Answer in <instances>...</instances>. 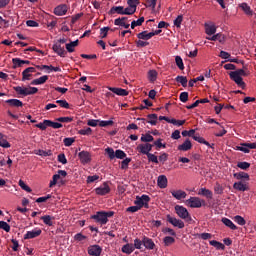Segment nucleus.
<instances>
[{
  "label": "nucleus",
  "mask_w": 256,
  "mask_h": 256,
  "mask_svg": "<svg viewBox=\"0 0 256 256\" xmlns=\"http://www.w3.org/2000/svg\"><path fill=\"white\" fill-rule=\"evenodd\" d=\"M157 185L160 189H167V185H168L167 176L165 175L158 176Z\"/></svg>",
  "instance_id": "nucleus-22"
},
{
  "label": "nucleus",
  "mask_w": 256,
  "mask_h": 256,
  "mask_svg": "<svg viewBox=\"0 0 256 256\" xmlns=\"http://www.w3.org/2000/svg\"><path fill=\"white\" fill-rule=\"evenodd\" d=\"M251 149H256V143H241L240 146H236V151H242V153H251Z\"/></svg>",
  "instance_id": "nucleus-8"
},
{
  "label": "nucleus",
  "mask_w": 256,
  "mask_h": 256,
  "mask_svg": "<svg viewBox=\"0 0 256 256\" xmlns=\"http://www.w3.org/2000/svg\"><path fill=\"white\" fill-rule=\"evenodd\" d=\"M171 195L180 201V199H185V197H187V192L183 190H173L171 191Z\"/></svg>",
  "instance_id": "nucleus-27"
},
{
  "label": "nucleus",
  "mask_w": 256,
  "mask_h": 256,
  "mask_svg": "<svg viewBox=\"0 0 256 256\" xmlns=\"http://www.w3.org/2000/svg\"><path fill=\"white\" fill-rule=\"evenodd\" d=\"M78 157L83 165L91 162V154L87 151H82L78 154Z\"/></svg>",
  "instance_id": "nucleus-20"
},
{
  "label": "nucleus",
  "mask_w": 256,
  "mask_h": 256,
  "mask_svg": "<svg viewBox=\"0 0 256 256\" xmlns=\"http://www.w3.org/2000/svg\"><path fill=\"white\" fill-rule=\"evenodd\" d=\"M43 231L41 228H35L34 230L27 231L24 235V239H35L36 237H39Z\"/></svg>",
  "instance_id": "nucleus-17"
},
{
  "label": "nucleus",
  "mask_w": 256,
  "mask_h": 256,
  "mask_svg": "<svg viewBox=\"0 0 256 256\" xmlns=\"http://www.w3.org/2000/svg\"><path fill=\"white\" fill-rule=\"evenodd\" d=\"M154 145L157 149H167V144L163 143V139L161 138L154 141Z\"/></svg>",
  "instance_id": "nucleus-46"
},
{
  "label": "nucleus",
  "mask_w": 256,
  "mask_h": 256,
  "mask_svg": "<svg viewBox=\"0 0 256 256\" xmlns=\"http://www.w3.org/2000/svg\"><path fill=\"white\" fill-rule=\"evenodd\" d=\"M87 239V236L83 235L82 233H77L74 235V241H77V243H82V241H85Z\"/></svg>",
  "instance_id": "nucleus-54"
},
{
  "label": "nucleus",
  "mask_w": 256,
  "mask_h": 256,
  "mask_svg": "<svg viewBox=\"0 0 256 256\" xmlns=\"http://www.w3.org/2000/svg\"><path fill=\"white\" fill-rule=\"evenodd\" d=\"M186 205L191 209H201V207H205V200L199 197H190L186 200Z\"/></svg>",
  "instance_id": "nucleus-3"
},
{
  "label": "nucleus",
  "mask_w": 256,
  "mask_h": 256,
  "mask_svg": "<svg viewBox=\"0 0 256 256\" xmlns=\"http://www.w3.org/2000/svg\"><path fill=\"white\" fill-rule=\"evenodd\" d=\"M6 103H8V105H10L11 107H23V102L18 99H9L6 100Z\"/></svg>",
  "instance_id": "nucleus-39"
},
{
  "label": "nucleus",
  "mask_w": 256,
  "mask_h": 256,
  "mask_svg": "<svg viewBox=\"0 0 256 256\" xmlns=\"http://www.w3.org/2000/svg\"><path fill=\"white\" fill-rule=\"evenodd\" d=\"M182 136L183 137H198L197 135H195V130L194 129H191V130H189V131H187V130H184V131H182Z\"/></svg>",
  "instance_id": "nucleus-56"
},
{
  "label": "nucleus",
  "mask_w": 256,
  "mask_h": 256,
  "mask_svg": "<svg viewBox=\"0 0 256 256\" xmlns=\"http://www.w3.org/2000/svg\"><path fill=\"white\" fill-rule=\"evenodd\" d=\"M148 78H149L150 81H156L157 80V71L150 70L148 72Z\"/></svg>",
  "instance_id": "nucleus-64"
},
{
  "label": "nucleus",
  "mask_w": 256,
  "mask_h": 256,
  "mask_svg": "<svg viewBox=\"0 0 256 256\" xmlns=\"http://www.w3.org/2000/svg\"><path fill=\"white\" fill-rule=\"evenodd\" d=\"M115 157L116 159H125V157H127V154L123 150H116Z\"/></svg>",
  "instance_id": "nucleus-61"
},
{
  "label": "nucleus",
  "mask_w": 256,
  "mask_h": 256,
  "mask_svg": "<svg viewBox=\"0 0 256 256\" xmlns=\"http://www.w3.org/2000/svg\"><path fill=\"white\" fill-rule=\"evenodd\" d=\"M198 195L206 197V199H213V192L207 188H200L198 190Z\"/></svg>",
  "instance_id": "nucleus-26"
},
{
  "label": "nucleus",
  "mask_w": 256,
  "mask_h": 256,
  "mask_svg": "<svg viewBox=\"0 0 256 256\" xmlns=\"http://www.w3.org/2000/svg\"><path fill=\"white\" fill-rule=\"evenodd\" d=\"M222 223L226 227H229V229H231L232 231H236V229H237V226L229 218H222Z\"/></svg>",
  "instance_id": "nucleus-37"
},
{
  "label": "nucleus",
  "mask_w": 256,
  "mask_h": 256,
  "mask_svg": "<svg viewBox=\"0 0 256 256\" xmlns=\"http://www.w3.org/2000/svg\"><path fill=\"white\" fill-rule=\"evenodd\" d=\"M12 63L14 69H17V67H23V65H29L28 60H21L20 58H13Z\"/></svg>",
  "instance_id": "nucleus-30"
},
{
  "label": "nucleus",
  "mask_w": 256,
  "mask_h": 256,
  "mask_svg": "<svg viewBox=\"0 0 256 256\" xmlns=\"http://www.w3.org/2000/svg\"><path fill=\"white\" fill-rule=\"evenodd\" d=\"M233 221L235 223H237V225H241L243 227V225L247 224V221L245 220V218H243V216L241 215H236L233 217Z\"/></svg>",
  "instance_id": "nucleus-41"
},
{
  "label": "nucleus",
  "mask_w": 256,
  "mask_h": 256,
  "mask_svg": "<svg viewBox=\"0 0 256 256\" xmlns=\"http://www.w3.org/2000/svg\"><path fill=\"white\" fill-rule=\"evenodd\" d=\"M15 91L16 93H18V95H24V97H27V95H35V93H37L39 91V89H37V87H21V86H17L15 87Z\"/></svg>",
  "instance_id": "nucleus-4"
},
{
  "label": "nucleus",
  "mask_w": 256,
  "mask_h": 256,
  "mask_svg": "<svg viewBox=\"0 0 256 256\" xmlns=\"http://www.w3.org/2000/svg\"><path fill=\"white\" fill-rule=\"evenodd\" d=\"M147 159L149 163H155L156 165H158L159 163V158L155 154H152V153L148 154Z\"/></svg>",
  "instance_id": "nucleus-48"
},
{
  "label": "nucleus",
  "mask_w": 256,
  "mask_h": 256,
  "mask_svg": "<svg viewBox=\"0 0 256 256\" xmlns=\"http://www.w3.org/2000/svg\"><path fill=\"white\" fill-rule=\"evenodd\" d=\"M249 71L245 69H238L229 73V77L238 87L245 89V83L243 82V77H248Z\"/></svg>",
  "instance_id": "nucleus-1"
},
{
  "label": "nucleus",
  "mask_w": 256,
  "mask_h": 256,
  "mask_svg": "<svg viewBox=\"0 0 256 256\" xmlns=\"http://www.w3.org/2000/svg\"><path fill=\"white\" fill-rule=\"evenodd\" d=\"M35 127H37V129H40L41 131H45V129L49 127V120H44L43 122L36 124Z\"/></svg>",
  "instance_id": "nucleus-47"
},
{
  "label": "nucleus",
  "mask_w": 256,
  "mask_h": 256,
  "mask_svg": "<svg viewBox=\"0 0 256 256\" xmlns=\"http://www.w3.org/2000/svg\"><path fill=\"white\" fill-rule=\"evenodd\" d=\"M19 187L23 189V191H26L27 193H31V187H29L23 180H19L18 182Z\"/></svg>",
  "instance_id": "nucleus-51"
},
{
  "label": "nucleus",
  "mask_w": 256,
  "mask_h": 256,
  "mask_svg": "<svg viewBox=\"0 0 256 256\" xmlns=\"http://www.w3.org/2000/svg\"><path fill=\"white\" fill-rule=\"evenodd\" d=\"M98 125L99 127H109L113 125V120H99Z\"/></svg>",
  "instance_id": "nucleus-58"
},
{
  "label": "nucleus",
  "mask_w": 256,
  "mask_h": 256,
  "mask_svg": "<svg viewBox=\"0 0 256 256\" xmlns=\"http://www.w3.org/2000/svg\"><path fill=\"white\" fill-rule=\"evenodd\" d=\"M205 33L206 35H215V33H217V26H215L213 23H206Z\"/></svg>",
  "instance_id": "nucleus-25"
},
{
  "label": "nucleus",
  "mask_w": 256,
  "mask_h": 256,
  "mask_svg": "<svg viewBox=\"0 0 256 256\" xmlns=\"http://www.w3.org/2000/svg\"><path fill=\"white\" fill-rule=\"evenodd\" d=\"M114 25L121 27L123 29H129L131 24L127 22V17L117 18L114 20Z\"/></svg>",
  "instance_id": "nucleus-18"
},
{
  "label": "nucleus",
  "mask_w": 256,
  "mask_h": 256,
  "mask_svg": "<svg viewBox=\"0 0 256 256\" xmlns=\"http://www.w3.org/2000/svg\"><path fill=\"white\" fill-rule=\"evenodd\" d=\"M175 212L178 217H180V219H184L185 221H191V215H189V211L187 210V208L176 205Z\"/></svg>",
  "instance_id": "nucleus-6"
},
{
  "label": "nucleus",
  "mask_w": 256,
  "mask_h": 256,
  "mask_svg": "<svg viewBox=\"0 0 256 256\" xmlns=\"http://www.w3.org/2000/svg\"><path fill=\"white\" fill-rule=\"evenodd\" d=\"M103 252V248L99 245H92L88 247V255L91 256H101V253Z\"/></svg>",
  "instance_id": "nucleus-16"
},
{
  "label": "nucleus",
  "mask_w": 256,
  "mask_h": 256,
  "mask_svg": "<svg viewBox=\"0 0 256 256\" xmlns=\"http://www.w3.org/2000/svg\"><path fill=\"white\" fill-rule=\"evenodd\" d=\"M105 153L109 157V159L111 160L115 159V150H113V148L111 147L106 148Z\"/></svg>",
  "instance_id": "nucleus-52"
},
{
  "label": "nucleus",
  "mask_w": 256,
  "mask_h": 256,
  "mask_svg": "<svg viewBox=\"0 0 256 256\" xmlns=\"http://www.w3.org/2000/svg\"><path fill=\"white\" fill-rule=\"evenodd\" d=\"M142 243L144 245V247H146L147 249H155V242H153V239L149 238V237H144L142 239Z\"/></svg>",
  "instance_id": "nucleus-29"
},
{
  "label": "nucleus",
  "mask_w": 256,
  "mask_h": 256,
  "mask_svg": "<svg viewBox=\"0 0 256 256\" xmlns=\"http://www.w3.org/2000/svg\"><path fill=\"white\" fill-rule=\"evenodd\" d=\"M173 243H175V238L171 237V236H166L164 238V244L169 247V245H173Z\"/></svg>",
  "instance_id": "nucleus-62"
},
{
  "label": "nucleus",
  "mask_w": 256,
  "mask_h": 256,
  "mask_svg": "<svg viewBox=\"0 0 256 256\" xmlns=\"http://www.w3.org/2000/svg\"><path fill=\"white\" fill-rule=\"evenodd\" d=\"M190 149H193V144L189 139H186L182 144L178 146V151H190Z\"/></svg>",
  "instance_id": "nucleus-24"
},
{
  "label": "nucleus",
  "mask_w": 256,
  "mask_h": 256,
  "mask_svg": "<svg viewBox=\"0 0 256 256\" xmlns=\"http://www.w3.org/2000/svg\"><path fill=\"white\" fill-rule=\"evenodd\" d=\"M176 81H177V83H180L182 85V87H187V77L177 76Z\"/></svg>",
  "instance_id": "nucleus-53"
},
{
  "label": "nucleus",
  "mask_w": 256,
  "mask_h": 256,
  "mask_svg": "<svg viewBox=\"0 0 256 256\" xmlns=\"http://www.w3.org/2000/svg\"><path fill=\"white\" fill-rule=\"evenodd\" d=\"M175 63L180 71H183V69H185V64L183 63V58H181V56L175 57Z\"/></svg>",
  "instance_id": "nucleus-44"
},
{
  "label": "nucleus",
  "mask_w": 256,
  "mask_h": 256,
  "mask_svg": "<svg viewBox=\"0 0 256 256\" xmlns=\"http://www.w3.org/2000/svg\"><path fill=\"white\" fill-rule=\"evenodd\" d=\"M209 244L212 247H215V249H217L218 251H225V244H223L217 240H211V241H209Z\"/></svg>",
  "instance_id": "nucleus-34"
},
{
  "label": "nucleus",
  "mask_w": 256,
  "mask_h": 256,
  "mask_svg": "<svg viewBox=\"0 0 256 256\" xmlns=\"http://www.w3.org/2000/svg\"><path fill=\"white\" fill-rule=\"evenodd\" d=\"M240 9H242V11H244L245 15H247V17H254L255 12H253V9H251V6H249V4L243 2L241 4H239Z\"/></svg>",
  "instance_id": "nucleus-19"
},
{
  "label": "nucleus",
  "mask_w": 256,
  "mask_h": 256,
  "mask_svg": "<svg viewBox=\"0 0 256 256\" xmlns=\"http://www.w3.org/2000/svg\"><path fill=\"white\" fill-rule=\"evenodd\" d=\"M146 7H150L152 11H155V7H157V0H146Z\"/></svg>",
  "instance_id": "nucleus-59"
},
{
  "label": "nucleus",
  "mask_w": 256,
  "mask_h": 256,
  "mask_svg": "<svg viewBox=\"0 0 256 256\" xmlns=\"http://www.w3.org/2000/svg\"><path fill=\"white\" fill-rule=\"evenodd\" d=\"M61 177H67V171L59 170L57 174L53 175L52 181H50L49 187H55V185H57V181H59Z\"/></svg>",
  "instance_id": "nucleus-12"
},
{
  "label": "nucleus",
  "mask_w": 256,
  "mask_h": 256,
  "mask_svg": "<svg viewBox=\"0 0 256 256\" xmlns=\"http://www.w3.org/2000/svg\"><path fill=\"white\" fill-rule=\"evenodd\" d=\"M159 33H161V30H156L155 32L143 31L138 33L137 37L142 39V41H149V39H152V37H155V35H159Z\"/></svg>",
  "instance_id": "nucleus-10"
},
{
  "label": "nucleus",
  "mask_w": 256,
  "mask_h": 256,
  "mask_svg": "<svg viewBox=\"0 0 256 256\" xmlns=\"http://www.w3.org/2000/svg\"><path fill=\"white\" fill-rule=\"evenodd\" d=\"M35 155H39L40 157H51V155H53V152L51 150H35L34 151Z\"/></svg>",
  "instance_id": "nucleus-38"
},
{
  "label": "nucleus",
  "mask_w": 256,
  "mask_h": 256,
  "mask_svg": "<svg viewBox=\"0 0 256 256\" xmlns=\"http://www.w3.org/2000/svg\"><path fill=\"white\" fill-rule=\"evenodd\" d=\"M194 141H197L198 143H201L202 145H206V147H210L211 149H213V147H215V144H211L209 143L207 140H205V138L201 137V136H193Z\"/></svg>",
  "instance_id": "nucleus-32"
},
{
  "label": "nucleus",
  "mask_w": 256,
  "mask_h": 256,
  "mask_svg": "<svg viewBox=\"0 0 256 256\" xmlns=\"http://www.w3.org/2000/svg\"><path fill=\"white\" fill-rule=\"evenodd\" d=\"M147 118L149 119L148 123L150 125H157V119H158L157 114H149Z\"/></svg>",
  "instance_id": "nucleus-49"
},
{
  "label": "nucleus",
  "mask_w": 256,
  "mask_h": 256,
  "mask_svg": "<svg viewBox=\"0 0 256 256\" xmlns=\"http://www.w3.org/2000/svg\"><path fill=\"white\" fill-rule=\"evenodd\" d=\"M41 220L45 225H48V227H53V217H51L50 215L42 216Z\"/></svg>",
  "instance_id": "nucleus-42"
},
{
  "label": "nucleus",
  "mask_w": 256,
  "mask_h": 256,
  "mask_svg": "<svg viewBox=\"0 0 256 256\" xmlns=\"http://www.w3.org/2000/svg\"><path fill=\"white\" fill-rule=\"evenodd\" d=\"M52 49L54 53H57L59 57H66L67 56V51H65V47L61 46L59 43H54L52 46Z\"/></svg>",
  "instance_id": "nucleus-14"
},
{
  "label": "nucleus",
  "mask_w": 256,
  "mask_h": 256,
  "mask_svg": "<svg viewBox=\"0 0 256 256\" xmlns=\"http://www.w3.org/2000/svg\"><path fill=\"white\" fill-rule=\"evenodd\" d=\"M79 45V40H75L72 41L70 43L66 44V51H68V53H74L75 51V47H78Z\"/></svg>",
  "instance_id": "nucleus-36"
},
{
  "label": "nucleus",
  "mask_w": 256,
  "mask_h": 256,
  "mask_svg": "<svg viewBox=\"0 0 256 256\" xmlns=\"http://www.w3.org/2000/svg\"><path fill=\"white\" fill-rule=\"evenodd\" d=\"M96 195H100V197H103L105 195H109L111 193V187L107 182L103 183L101 186L94 189Z\"/></svg>",
  "instance_id": "nucleus-7"
},
{
  "label": "nucleus",
  "mask_w": 256,
  "mask_h": 256,
  "mask_svg": "<svg viewBox=\"0 0 256 256\" xmlns=\"http://www.w3.org/2000/svg\"><path fill=\"white\" fill-rule=\"evenodd\" d=\"M110 13L113 15L117 13L118 15H124V7L123 6H114L110 9Z\"/></svg>",
  "instance_id": "nucleus-40"
},
{
  "label": "nucleus",
  "mask_w": 256,
  "mask_h": 256,
  "mask_svg": "<svg viewBox=\"0 0 256 256\" xmlns=\"http://www.w3.org/2000/svg\"><path fill=\"white\" fill-rule=\"evenodd\" d=\"M167 221L173 225V227H178V229H183L185 227V223L182 220L172 217L171 215H167Z\"/></svg>",
  "instance_id": "nucleus-11"
},
{
  "label": "nucleus",
  "mask_w": 256,
  "mask_h": 256,
  "mask_svg": "<svg viewBox=\"0 0 256 256\" xmlns=\"http://www.w3.org/2000/svg\"><path fill=\"white\" fill-rule=\"evenodd\" d=\"M233 189H235L236 191H249V183L247 182H243V180L239 181V182H235L233 184Z\"/></svg>",
  "instance_id": "nucleus-15"
},
{
  "label": "nucleus",
  "mask_w": 256,
  "mask_h": 256,
  "mask_svg": "<svg viewBox=\"0 0 256 256\" xmlns=\"http://www.w3.org/2000/svg\"><path fill=\"white\" fill-rule=\"evenodd\" d=\"M91 133H93V130L90 127L83 128L78 131L79 135H91Z\"/></svg>",
  "instance_id": "nucleus-60"
},
{
  "label": "nucleus",
  "mask_w": 256,
  "mask_h": 256,
  "mask_svg": "<svg viewBox=\"0 0 256 256\" xmlns=\"http://www.w3.org/2000/svg\"><path fill=\"white\" fill-rule=\"evenodd\" d=\"M113 212H105V211H99L96 212V214L91 216V219H94L96 223H100V225H107L109 222V217H113Z\"/></svg>",
  "instance_id": "nucleus-2"
},
{
  "label": "nucleus",
  "mask_w": 256,
  "mask_h": 256,
  "mask_svg": "<svg viewBox=\"0 0 256 256\" xmlns=\"http://www.w3.org/2000/svg\"><path fill=\"white\" fill-rule=\"evenodd\" d=\"M67 11H69L67 5L61 4L54 8V15H57L58 17H63V15H67Z\"/></svg>",
  "instance_id": "nucleus-13"
},
{
  "label": "nucleus",
  "mask_w": 256,
  "mask_h": 256,
  "mask_svg": "<svg viewBox=\"0 0 256 256\" xmlns=\"http://www.w3.org/2000/svg\"><path fill=\"white\" fill-rule=\"evenodd\" d=\"M48 80H49V76L44 75V76H41L40 78L34 79L31 82V85H43L44 83H47Z\"/></svg>",
  "instance_id": "nucleus-35"
},
{
  "label": "nucleus",
  "mask_w": 256,
  "mask_h": 256,
  "mask_svg": "<svg viewBox=\"0 0 256 256\" xmlns=\"http://www.w3.org/2000/svg\"><path fill=\"white\" fill-rule=\"evenodd\" d=\"M121 251H122V253H125L126 255H131V253H133V251H135V246H133V244H131V243H127L124 246H122Z\"/></svg>",
  "instance_id": "nucleus-33"
},
{
  "label": "nucleus",
  "mask_w": 256,
  "mask_h": 256,
  "mask_svg": "<svg viewBox=\"0 0 256 256\" xmlns=\"http://www.w3.org/2000/svg\"><path fill=\"white\" fill-rule=\"evenodd\" d=\"M149 201H151V198L148 195L143 194L142 196L136 197L134 205H137L140 209H143V207L149 209Z\"/></svg>",
  "instance_id": "nucleus-5"
},
{
  "label": "nucleus",
  "mask_w": 256,
  "mask_h": 256,
  "mask_svg": "<svg viewBox=\"0 0 256 256\" xmlns=\"http://www.w3.org/2000/svg\"><path fill=\"white\" fill-rule=\"evenodd\" d=\"M135 11H137V9L132 6H128L127 8H124V15H133L135 14Z\"/></svg>",
  "instance_id": "nucleus-63"
},
{
  "label": "nucleus",
  "mask_w": 256,
  "mask_h": 256,
  "mask_svg": "<svg viewBox=\"0 0 256 256\" xmlns=\"http://www.w3.org/2000/svg\"><path fill=\"white\" fill-rule=\"evenodd\" d=\"M0 229H3V231L9 233V231H11V226L5 221H0Z\"/></svg>",
  "instance_id": "nucleus-57"
},
{
  "label": "nucleus",
  "mask_w": 256,
  "mask_h": 256,
  "mask_svg": "<svg viewBox=\"0 0 256 256\" xmlns=\"http://www.w3.org/2000/svg\"><path fill=\"white\" fill-rule=\"evenodd\" d=\"M140 140L142 141V143H152L154 138L151 134H142Z\"/></svg>",
  "instance_id": "nucleus-45"
},
{
  "label": "nucleus",
  "mask_w": 256,
  "mask_h": 256,
  "mask_svg": "<svg viewBox=\"0 0 256 256\" xmlns=\"http://www.w3.org/2000/svg\"><path fill=\"white\" fill-rule=\"evenodd\" d=\"M152 150H153V144H150V143L139 144L136 147V151H138V153H141L142 155H149Z\"/></svg>",
  "instance_id": "nucleus-9"
},
{
  "label": "nucleus",
  "mask_w": 256,
  "mask_h": 256,
  "mask_svg": "<svg viewBox=\"0 0 256 256\" xmlns=\"http://www.w3.org/2000/svg\"><path fill=\"white\" fill-rule=\"evenodd\" d=\"M32 73H35V67L26 68L22 72V81H29V79H31Z\"/></svg>",
  "instance_id": "nucleus-23"
},
{
  "label": "nucleus",
  "mask_w": 256,
  "mask_h": 256,
  "mask_svg": "<svg viewBox=\"0 0 256 256\" xmlns=\"http://www.w3.org/2000/svg\"><path fill=\"white\" fill-rule=\"evenodd\" d=\"M109 31H111L110 27H103L100 29V37L101 39H105V37H107Z\"/></svg>",
  "instance_id": "nucleus-55"
},
{
  "label": "nucleus",
  "mask_w": 256,
  "mask_h": 256,
  "mask_svg": "<svg viewBox=\"0 0 256 256\" xmlns=\"http://www.w3.org/2000/svg\"><path fill=\"white\" fill-rule=\"evenodd\" d=\"M237 167L243 171H247L251 167V164L249 162H238Z\"/></svg>",
  "instance_id": "nucleus-50"
},
{
  "label": "nucleus",
  "mask_w": 256,
  "mask_h": 256,
  "mask_svg": "<svg viewBox=\"0 0 256 256\" xmlns=\"http://www.w3.org/2000/svg\"><path fill=\"white\" fill-rule=\"evenodd\" d=\"M0 147L3 149H9L11 147V143L7 141V136L0 132Z\"/></svg>",
  "instance_id": "nucleus-31"
},
{
  "label": "nucleus",
  "mask_w": 256,
  "mask_h": 256,
  "mask_svg": "<svg viewBox=\"0 0 256 256\" xmlns=\"http://www.w3.org/2000/svg\"><path fill=\"white\" fill-rule=\"evenodd\" d=\"M145 23V17H140L138 20H134L131 22V29H134L136 27H141Z\"/></svg>",
  "instance_id": "nucleus-43"
},
{
  "label": "nucleus",
  "mask_w": 256,
  "mask_h": 256,
  "mask_svg": "<svg viewBox=\"0 0 256 256\" xmlns=\"http://www.w3.org/2000/svg\"><path fill=\"white\" fill-rule=\"evenodd\" d=\"M107 89L112 91V93H115V95H119L120 97H127V95H129V92L122 88L107 87Z\"/></svg>",
  "instance_id": "nucleus-21"
},
{
  "label": "nucleus",
  "mask_w": 256,
  "mask_h": 256,
  "mask_svg": "<svg viewBox=\"0 0 256 256\" xmlns=\"http://www.w3.org/2000/svg\"><path fill=\"white\" fill-rule=\"evenodd\" d=\"M234 177L238 181H250V179H251L249 174H247V172H237V173H234Z\"/></svg>",
  "instance_id": "nucleus-28"
}]
</instances>
